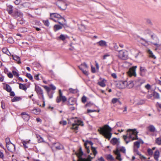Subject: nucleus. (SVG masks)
Here are the masks:
<instances>
[{
    "label": "nucleus",
    "mask_w": 161,
    "mask_h": 161,
    "mask_svg": "<svg viewBox=\"0 0 161 161\" xmlns=\"http://www.w3.org/2000/svg\"><path fill=\"white\" fill-rule=\"evenodd\" d=\"M127 134L126 135H124L123 138L126 144L128 143L130 140L127 139L128 138L129 139H131L132 140L138 139L137 134L138 132L135 129H129L127 131Z\"/></svg>",
    "instance_id": "nucleus-1"
},
{
    "label": "nucleus",
    "mask_w": 161,
    "mask_h": 161,
    "mask_svg": "<svg viewBox=\"0 0 161 161\" xmlns=\"http://www.w3.org/2000/svg\"><path fill=\"white\" fill-rule=\"evenodd\" d=\"M112 130L111 128L107 125H105L103 127H100V129L98 130L101 134L109 140L111 137L112 133L111 132Z\"/></svg>",
    "instance_id": "nucleus-2"
},
{
    "label": "nucleus",
    "mask_w": 161,
    "mask_h": 161,
    "mask_svg": "<svg viewBox=\"0 0 161 161\" xmlns=\"http://www.w3.org/2000/svg\"><path fill=\"white\" fill-rule=\"evenodd\" d=\"M56 4L59 8L62 10H65L67 8V4L64 0H58L56 3Z\"/></svg>",
    "instance_id": "nucleus-3"
},
{
    "label": "nucleus",
    "mask_w": 161,
    "mask_h": 161,
    "mask_svg": "<svg viewBox=\"0 0 161 161\" xmlns=\"http://www.w3.org/2000/svg\"><path fill=\"white\" fill-rule=\"evenodd\" d=\"M59 96L57 97L56 98V102L57 103H59L61 100L63 103L67 101V98L65 96L63 95L62 93L61 90H59Z\"/></svg>",
    "instance_id": "nucleus-4"
},
{
    "label": "nucleus",
    "mask_w": 161,
    "mask_h": 161,
    "mask_svg": "<svg viewBox=\"0 0 161 161\" xmlns=\"http://www.w3.org/2000/svg\"><path fill=\"white\" fill-rule=\"evenodd\" d=\"M119 57L120 58L123 60H125L127 58V52L126 51L122 50L119 51Z\"/></svg>",
    "instance_id": "nucleus-5"
},
{
    "label": "nucleus",
    "mask_w": 161,
    "mask_h": 161,
    "mask_svg": "<svg viewBox=\"0 0 161 161\" xmlns=\"http://www.w3.org/2000/svg\"><path fill=\"white\" fill-rule=\"evenodd\" d=\"M53 17L62 19L64 20V22H66V20L59 14L57 13H53L50 14V19L53 20L55 21H56L53 19Z\"/></svg>",
    "instance_id": "nucleus-6"
},
{
    "label": "nucleus",
    "mask_w": 161,
    "mask_h": 161,
    "mask_svg": "<svg viewBox=\"0 0 161 161\" xmlns=\"http://www.w3.org/2000/svg\"><path fill=\"white\" fill-rule=\"evenodd\" d=\"M14 18H17L18 17L22 18L23 16V13L19 10H14L11 15Z\"/></svg>",
    "instance_id": "nucleus-7"
},
{
    "label": "nucleus",
    "mask_w": 161,
    "mask_h": 161,
    "mask_svg": "<svg viewBox=\"0 0 161 161\" xmlns=\"http://www.w3.org/2000/svg\"><path fill=\"white\" fill-rule=\"evenodd\" d=\"M136 68L137 66H133L130 68L128 72L129 75L130 76H136Z\"/></svg>",
    "instance_id": "nucleus-8"
},
{
    "label": "nucleus",
    "mask_w": 161,
    "mask_h": 161,
    "mask_svg": "<svg viewBox=\"0 0 161 161\" xmlns=\"http://www.w3.org/2000/svg\"><path fill=\"white\" fill-rule=\"evenodd\" d=\"M83 65L85 66V68L87 69L88 68V66L85 63H83L81 64L80 65L78 66V67L79 69L82 71L84 74L86 75H88V71H87L86 69H83V68H82V66Z\"/></svg>",
    "instance_id": "nucleus-9"
},
{
    "label": "nucleus",
    "mask_w": 161,
    "mask_h": 161,
    "mask_svg": "<svg viewBox=\"0 0 161 161\" xmlns=\"http://www.w3.org/2000/svg\"><path fill=\"white\" fill-rule=\"evenodd\" d=\"M84 125L82 121L78 120L76 123L72 124V128L75 130H77L78 129V125H81L83 126Z\"/></svg>",
    "instance_id": "nucleus-10"
},
{
    "label": "nucleus",
    "mask_w": 161,
    "mask_h": 161,
    "mask_svg": "<svg viewBox=\"0 0 161 161\" xmlns=\"http://www.w3.org/2000/svg\"><path fill=\"white\" fill-rule=\"evenodd\" d=\"M5 142H6V146H7V148L9 151L12 152V150L11 149V148H9V145L10 144H12L13 146V147H14V149H15V145L14 144H13V143H12L10 142L9 138H7L5 139Z\"/></svg>",
    "instance_id": "nucleus-11"
},
{
    "label": "nucleus",
    "mask_w": 161,
    "mask_h": 161,
    "mask_svg": "<svg viewBox=\"0 0 161 161\" xmlns=\"http://www.w3.org/2000/svg\"><path fill=\"white\" fill-rule=\"evenodd\" d=\"M88 144H89L92 147V146L93 143L92 141L88 140L86 141L84 143V146L86 149V152L88 153H89L90 151L89 149V147L87 146Z\"/></svg>",
    "instance_id": "nucleus-12"
},
{
    "label": "nucleus",
    "mask_w": 161,
    "mask_h": 161,
    "mask_svg": "<svg viewBox=\"0 0 161 161\" xmlns=\"http://www.w3.org/2000/svg\"><path fill=\"white\" fill-rule=\"evenodd\" d=\"M75 99L73 97L69 98L68 101L67 105H73L76 103Z\"/></svg>",
    "instance_id": "nucleus-13"
},
{
    "label": "nucleus",
    "mask_w": 161,
    "mask_h": 161,
    "mask_svg": "<svg viewBox=\"0 0 161 161\" xmlns=\"http://www.w3.org/2000/svg\"><path fill=\"white\" fill-rule=\"evenodd\" d=\"M35 90L38 95L42 94L43 91L42 88L39 86L36 85L35 86Z\"/></svg>",
    "instance_id": "nucleus-14"
},
{
    "label": "nucleus",
    "mask_w": 161,
    "mask_h": 161,
    "mask_svg": "<svg viewBox=\"0 0 161 161\" xmlns=\"http://www.w3.org/2000/svg\"><path fill=\"white\" fill-rule=\"evenodd\" d=\"M114 153L116 155V159L119 161H121L122 160V159L121 158V155L118 149L117 148L116 151H114Z\"/></svg>",
    "instance_id": "nucleus-15"
},
{
    "label": "nucleus",
    "mask_w": 161,
    "mask_h": 161,
    "mask_svg": "<svg viewBox=\"0 0 161 161\" xmlns=\"http://www.w3.org/2000/svg\"><path fill=\"white\" fill-rule=\"evenodd\" d=\"M13 6L11 5H9L7 6L6 10L8 11V14L11 15L13 13Z\"/></svg>",
    "instance_id": "nucleus-16"
},
{
    "label": "nucleus",
    "mask_w": 161,
    "mask_h": 161,
    "mask_svg": "<svg viewBox=\"0 0 161 161\" xmlns=\"http://www.w3.org/2000/svg\"><path fill=\"white\" fill-rule=\"evenodd\" d=\"M147 72V69L144 67L141 66L140 67V75L142 76H144Z\"/></svg>",
    "instance_id": "nucleus-17"
},
{
    "label": "nucleus",
    "mask_w": 161,
    "mask_h": 161,
    "mask_svg": "<svg viewBox=\"0 0 161 161\" xmlns=\"http://www.w3.org/2000/svg\"><path fill=\"white\" fill-rule=\"evenodd\" d=\"M97 43L101 47H106L107 46V42L103 40H101L97 42Z\"/></svg>",
    "instance_id": "nucleus-18"
},
{
    "label": "nucleus",
    "mask_w": 161,
    "mask_h": 161,
    "mask_svg": "<svg viewBox=\"0 0 161 161\" xmlns=\"http://www.w3.org/2000/svg\"><path fill=\"white\" fill-rule=\"evenodd\" d=\"M21 114L22 116V118L25 121H27L29 119V116L26 114L25 112H22Z\"/></svg>",
    "instance_id": "nucleus-19"
},
{
    "label": "nucleus",
    "mask_w": 161,
    "mask_h": 161,
    "mask_svg": "<svg viewBox=\"0 0 161 161\" xmlns=\"http://www.w3.org/2000/svg\"><path fill=\"white\" fill-rule=\"evenodd\" d=\"M106 80H105L104 79H103L101 80V81H99L97 83V84L101 87H104L106 86L105 83L106 82Z\"/></svg>",
    "instance_id": "nucleus-20"
},
{
    "label": "nucleus",
    "mask_w": 161,
    "mask_h": 161,
    "mask_svg": "<svg viewBox=\"0 0 161 161\" xmlns=\"http://www.w3.org/2000/svg\"><path fill=\"white\" fill-rule=\"evenodd\" d=\"M147 129L150 132H154L156 130L155 128L153 125H150L147 127Z\"/></svg>",
    "instance_id": "nucleus-21"
},
{
    "label": "nucleus",
    "mask_w": 161,
    "mask_h": 161,
    "mask_svg": "<svg viewBox=\"0 0 161 161\" xmlns=\"http://www.w3.org/2000/svg\"><path fill=\"white\" fill-rule=\"evenodd\" d=\"M159 155V153L158 150H156L154 154V158L157 161L158 160V158Z\"/></svg>",
    "instance_id": "nucleus-22"
},
{
    "label": "nucleus",
    "mask_w": 161,
    "mask_h": 161,
    "mask_svg": "<svg viewBox=\"0 0 161 161\" xmlns=\"http://www.w3.org/2000/svg\"><path fill=\"white\" fill-rule=\"evenodd\" d=\"M150 36L152 39L153 40H154L157 42H158L159 41L158 38L157 37L156 35L153 33L150 35Z\"/></svg>",
    "instance_id": "nucleus-23"
},
{
    "label": "nucleus",
    "mask_w": 161,
    "mask_h": 161,
    "mask_svg": "<svg viewBox=\"0 0 161 161\" xmlns=\"http://www.w3.org/2000/svg\"><path fill=\"white\" fill-rule=\"evenodd\" d=\"M127 84V81H123L121 82V85H122L121 86H118L119 85L118 84H117V86L118 87H119L120 88L123 89L126 87Z\"/></svg>",
    "instance_id": "nucleus-24"
},
{
    "label": "nucleus",
    "mask_w": 161,
    "mask_h": 161,
    "mask_svg": "<svg viewBox=\"0 0 161 161\" xmlns=\"http://www.w3.org/2000/svg\"><path fill=\"white\" fill-rule=\"evenodd\" d=\"M18 84L19 85V87L20 89L23 90L25 91L26 90L27 88L25 86V84H22L21 83H19Z\"/></svg>",
    "instance_id": "nucleus-25"
},
{
    "label": "nucleus",
    "mask_w": 161,
    "mask_h": 161,
    "mask_svg": "<svg viewBox=\"0 0 161 161\" xmlns=\"http://www.w3.org/2000/svg\"><path fill=\"white\" fill-rule=\"evenodd\" d=\"M13 59L15 61H17L18 64H20L21 62L20 61V58L18 56L16 55H12Z\"/></svg>",
    "instance_id": "nucleus-26"
},
{
    "label": "nucleus",
    "mask_w": 161,
    "mask_h": 161,
    "mask_svg": "<svg viewBox=\"0 0 161 161\" xmlns=\"http://www.w3.org/2000/svg\"><path fill=\"white\" fill-rule=\"evenodd\" d=\"M40 110L39 109L34 108L31 110V113L35 114H37L40 113Z\"/></svg>",
    "instance_id": "nucleus-27"
},
{
    "label": "nucleus",
    "mask_w": 161,
    "mask_h": 161,
    "mask_svg": "<svg viewBox=\"0 0 161 161\" xmlns=\"http://www.w3.org/2000/svg\"><path fill=\"white\" fill-rule=\"evenodd\" d=\"M140 142L139 141H136L134 142V149L135 148L137 149L139 148L140 147Z\"/></svg>",
    "instance_id": "nucleus-28"
},
{
    "label": "nucleus",
    "mask_w": 161,
    "mask_h": 161,
    "mask_svg": "<svg viewBox=\"0 0 161 161\" xmlns=\"http://www.w3.org/2000/svg\"><path fill=\"white\" fill-rule=\"evenodd\" d=\"M127 84L126 87L129 88H132L133 86V83L132 81H130L129 82H127Z\"/></svg>",
    "instance_id": "nucleus-29"
},
{
    "label": "nucleus",
    "mask_w": 161,
    "mask_h": 161,
    "mask_svg": "<svg viewBox=\"0 0 161 161\" xmlns=\"http://www.w3.org/2000/svg\"><path fill=\"white\" fill-rule=\"evenodd\" d=\"M111 143L114 145L117 144L118 142V141L116 138H113L110 141Z\"/></svg>",
    "instance_id": "nucleus-30"
},
{
    "label": "nucleus",
    "mask_w": 161,
    "mask_h": 161,
    "mask_svg": "<svg viewBox=\"0 0 161 161\" xmlns=\"http://www.w3.org/2000/svg\"><path fill=\"white\" fill-rule=\"evenodd\" d=\"M62 28V26L58 25H55L54 26V30L56 31Z\"/></svg>",
    "instance_id": "nucleus-31"
},
{
    "label": "nucleus",
    "mask_w": 161,
    "mask_h": 161,
    "mask_svg": "<svg viewBox=\"0 0 161 161\" xmlns=\"http://www.w3.org/2000/svg\"><path fill=\"white\" fill-rule=\"evenodd\" d=\"M106 158L108 161H113L114 159L113 156L110 154L107 155Z\"/></svg>",
    "instance_id": "nucleus-32"
},
{
    "label": "nucleus",
    "mask_w": 161,
    "mask_h": 161,
    "mask_svg": "<svg viewBox=\"0 0 161 161\" xmlns=\"http://www.w3.org/2000/svg\"><path fill=\"white\" fill-rule=\"evenodd\" d=\"M147 53L149 54L150 57L153 58L154 59H155L156 58V57L153 54V53H152V51L150 50H147Z\"/></svg>",
    "instance_id": "nucleus-33"
},
{
    "label": "nucleus",
    "mask_w": 161,
    "mask_h": 161,
    "mask_svg": "<svg viewBox=\"0 0 161 161\" xmlns=\"http://www.w3.org/2000/svg\"><path fill=\"white\" fill-rule=\"evenodd\" d=\"M36 137L38 139V142H44L43 139L39 135H36Z\"/></svg>",
    "instance_id": "nucleus-34"
},
{
    "label": "nucleus",
    "mask_w": 161,
    "mask_h": 161,
    "mask_svg": "<svg viewBox=\"0 0 161 161\" xmlns=\"http://www.w3.org/2000/svg\"><path fill=\"white\" fill-rule=\"evenodd\" d=\"M21 98L19 97H14L11 100L12 102H14L16 101H19L21 100Z\"/></svg>",
    "instance_id": "nucleus-35"
},
{
    "label": "nucleus",
    "mask_w": 161,
    "mask_h": 161,
    "mask_svg": "<svg viewBox=\"0 0 161 161\" xmlns=\"http://www.w3.org/2000/svg\"><path fill=\"white\" fill-rule=\"evenodd\" d=\"M153 96L156 99H159L160 96L158 93L154 91L153 93Z\"/></svg>",
    "instance_id": "nucleus-36"
},
{
    "label": "nucleus",
    "mask_w": 161,
    "mask_h": 161,
    "mask_svg": "<svg viewBox=\"0 0 161 161\" xmlns=\"http://www.w3.org/2000/svg\"><path fill=\"white\" fill-rule=\"evenodd\" d=\"M5 90L8 92H10L12 90V89L10 86L8 84H6L5 86Z\"/></svg>",
    "instance_id": "nucleus-37"
},
{
    "label": "nucleus",
    "mask_w": 161,
    "mask_h": 161,
    "mask_svg": "<svg viewBox=\"0 0 161 161\" xmlns=\"http://www.w3.org/2000/svg\"><path fill=\"white\" fill-rule=\"evenodd\" d=\"M91 149L92 151V152L94 155V156H95L96 155L97 153V152L96 150V148L95 147H93V146H92Z\"/></svg>",
    "instance_id": "nucleus-38"
},
{
    "label": "nucleus",
    "mask_w": 161,
    "mask_h": 161,
    "mask_svg": "<svg viewBox=\"0 0 161 161\" xmlns=\"http://www.w3.org/2000/svg\"><path fill=\"white\" fill-rule=\"evenodd\" d=\"M69 90L70 93H75L78 92V90L77 89H74L72 88H70L69 89Z\"/></svg>",
    "instance_id": "nucleus-39"
},
{
    "label": "nucleus",
    "mask_w": 161,
    "mask_h": 161,
    "mask_svg": "<svg viewBox=\"0 0 161 161\" xmlns=\"http://www.w3.org/2000/svg\"><path fill=\"white\" fill-rule=\"evenodd\" d=\"M79 158L80 159V158L82 157V156L83 155V152L82 151V148L81 147H80L79 149Z\"/></svg>",
    "instance_id": "nucleus-40"
},
{
    "label": "nucleus",
    "mask_w": 161,
    "mask_h": 161,
    "mask_svg": "<svg viewBox=\"0 0 161 161\" xmlns=\"http://www.w3.org/2000/svg\"><path fill=\"white\" fill-rule=\"evenodd\" d=\"M146 34H149L150 35L153 32L149 29H147L144 31Z\"/></svg>",
    "instance_id": "nucleus-41"
},
{
    "label": "nucleus",
    "mask_w": 161,
    "mask_h": 161,
    "mask_svg": "<svg viewBox=\"0 0 161 161\" xmlns=\"http://www.w3.org/2000/svg\"><path fill=\"white\" fill-rule=\"evenodd\" d=\"M54 147L57 150L62 149H63L64 148L63 146L62 145L59 144L58 146H54Z\"/></svg>",
    "instance_id": "nucleus-42"
},
{
    "label": "nucleus",
    "mask_w": 161,
    "mask_h": 161,
    "mask_svg": "<svg viewBox=\"0 0 161 161\" xmlns=\"http://www.w3.org/2000/svg\"><path fill=\"white\" fill-rule=\"evenodd\" d=\"M43 23L44 25L47 26L48 27L49 25V21L48 20H43Z\"/></svg>",
    "instance_id": "nucleus-43"
},
{
    "label": "nucleus",
    "mask_w": 161,
    "mask_h": 161,
    "mask_svg": "<svg viewBox=\"0 0 161 161\" xmlns=\"http://www.w3.org/2000/svg\"><path fill=\"white\" fill-rule=\"evenodd\" d=\"M7 42L10 43H12L14 42V40L12 37H9L7 40Z\"/></svg>",
    "instance_id": "nucleus-44"
},
{
    "label": "nucleus",
    "mask_w": 161,
    "mask_h": 161,
    "mask_svg": "<svg viewBox=\"0 0 161 161\" xmlns=\"http://www.w3.org/2000/svg\"><path fill=\"white\" fill-rule=\"evenodd\" d=\"M2 51L3 53L8 54V53H9V51L6 48H3L2 49Z\"/></svg>",
    "instance_id": "nucleus-45"
},
{
    "label": "nucleus",
    "mask_w": 161,
    "mask_h": 161,
    "mask_svg": "<svg viewBox=\"0 0 161 161\" xmlns=\"http://www.w3.org/2000/svg\"><path fill=\"white\" fill-rule=\"evenodd\" d=\"M156 143L160 145L161 144V138H158L156 140Z\"/></svg>",
    "instance_id": "nucleus-46"
},
{
    "label": "nucleus",
    "mask_w": 161,
    "mask_h": 161,
    "mask_svg": "<svg viewBox=\"0 0 161 161\" xmlns=\"http://www.w3.org/2000/svg\"><path fill=\"white\" fill-rule=\"evenodd\" d=\"M119 151L122 152L123 153H125L126 152V150L124 147H122L120 148L119 150Z\"/></svg>",
    "instance_id": "nucleus-47"
},
{
    "label": "nucleus",
    "mask_w": 161,
    "mask_h": 161,
    "mask_svg": "<svg viewBox=\"0 0 161 161\" xmlns=\"http://www.w3.org/2000/svg\"><path fill=\"white\" fill-rule=\"evenodd\" d=\"M123 124L122 122H119L116 123L115 126L114 127L115 128H116L117 127H120L122 126Z\"/></svg>",
    "instance_id": "nucleus-48"
},
{
    "label": "nucleus",
    "mask_w": 161,
    "mask_h": 161,
    "mask_svg": "<svg viewBox=\"0 0 161 161\" xmlns=\"http://www.w3.org/2000/svg\"><path fill=\"white\" fill-rule=\"evenodd\" d=\"M26 76L29 78L30 80H31L32 81H33V77L29 73H27Z\"/></svg>",
    "instance_id": "nucleus-49"
},
{
    "label": "nucleus",
    "mask_w": 161,
    "mask_h": 161,
    "mask_svg": "<svg viewBox=\"0 0 161 161\" xmlns=\"http://www.w3.org/2000/svg\"><path fill=\"white\" fill-rule=\"evenodd\" d=\"M134 152L136 153V154L138 155H139L140 156H141L142 154H141V153H140L138 150L136 149V148H134Z\"/></svg>",
    "instance_id": "nucleus-50"
},
{
    "label": "nucleus",
    "mask_w": 161,
    "mask_h": 161,
    "mask_svg": "<svg viewBox=\"0 0 161 161\" xmlns=\"http://www.w3.org/2000/svg\"><path fill=\"white\" fill-rule=\"evenodd\" d=\"M87 97L85 96H84L81 98L82 102L83 103H85L86 101Z\"/></svg>",
    "instance_id": "nucleus-51"
},
{
    "label": "nucleus",
    "mask_w": 161,
    "mask_h": 161,
    "mask_svg": "<svg viewBox=\"0 0 161 161\" xmlns=\"http://www.w3.org/2000/svg\"><path fill=\"white\" fill-rule=\"evenodd\" d=\"M12 73L14 76H17V77H19V73L16 71L13 70L12 71Z\"/></svg>",
    "instance_id": "nucleus-52"
},
{
    "label": "nucleus",
    "mask_w": 161,
    "mask_h": 161,
    "mask_svg": "<svg viewBox=\"0 0 161 161\" xmlns=\"http://www.w3.org/2000/svg\"><path fill=\"white\" fill-rule=\"evenodd\" d=\"M118 99L117 98H114L112 100V102L113 104L115 103H116L118 102Z\"/></svg>",
    "instance_id": "nucleus-53"
},
{
    "label": "nucleus",
    "mask_w": 161,
    "mask_h": 161,
    "mask_svg": "<svg viewBox=\"0 0 161 161\" xmlns=\"http://www.w3.org/2000/svg\"><path fill=\"white\" fill-rule=\"evenodd\" d=\"M147 153L150 155H151L153 154V151L150 148H149L147 149Z\"/></svg>",
    "instance_id": "nucleus-54"
},
{
    "label": "nucleus",
    "mask_w": 161,
    "mask_h": 161,
    "mask_svg": "<svg viewBox=\"0 0 161 161\" xmlns=\"http://www.w3.org/2000/svg\"><path fill=\"white\" fill-rule=\"evenodd\" d=\"M59 38L60 39L63 41L66 38L65 36L62 34L60 35V36L59 37Z\"/></svg>",
    "instance_id": "nucleus-55"
},
{
    "label": "nucleus",
    "mask_w": 161,
    "mask_h": 161,
    "mask_svg": "<svg viewBox=\"0 0 161 161\" xmlns=\"http://www.w3.org/2000/svg\"><path fill=\"white\" fill-rule=\"evenodd\" d=\"M58 22L59 24L60 25H62V26H65L66 27L68 26L67 25V24L66 23H63V21H62V22H61L60 21H58Z\"/></svg>",
    "instance_id": "nucleus-56"
},
{
    "label": "nucleus",
    "mask_w": 161,
    "mask_h": 161,
    "mask_svg": "<svg viewBox=\"0 0 161 161\" xmlns=\"http://www.w3.org/2000/svg\"><path fill=\"white\" fill-rule=\"evenodd\" d=\"M27 142L24 141H23L22 142V143L23 144L24 147L25 148H27L28 147L26 146V144H27Z\"/></svg>",
    "instance_id": "nucleus-57"
},
{
    "label": "nucleus",
    "mask_w": 161,
    "mask_h": 161,
    "mask_svg": "<svg viewBox=\"0 0 161 161\" xmlns=\"http://www.w3.org/2000/svg\"><path fill=\"white\" fill-rule=\"evenodd\" d=\"M20 31L22 32H26L27 31V29L25 27H23L20 29Z\"/></svg>",
    "instance_id": "nucleus-58"
},
{
    "label": "nucleus",
    "mask_w": 161,
    "mask_h": 161,
    "mask_svg": "<svg viewBox=\"0 0 161 161\" xmlns=\"http://www.w3.org/2000/svg\"><path fill=\"white\" fill-rule=\"evenodd\" d=\"M43 87L46 90L48 93V92H49L50 90V88L46 86H43Z\"/></svg>",
    "instance_id": "nucleus-59"
},
{
    "label": "nucleus",
    "mask_w": 161,
    "mask_h": 161,
    "mask_svg": "<svg viewBox=\"0 0 161 161\" xmlns=\"http://www.w3.org/2000/svg\"><path fill=\"white\" fill-rule=\"evenodd\" d=\"M146 22L147 23L150 25H152V23L151 20L149 19H146Z\"/></svg>",
    "instance_id": "nucleus-60"
},
{
    "label": "nucleus",
    "mask_w": 161,
    "mask_h": 161,
    "mask_svg": "<svg viewBox=\"0 0 161 161\" xmlns=\"http://www.w3.org/2000/svg\"><path fill=\"white\" fill-rule=\"evenodd\" d=\"M80 161H92V160L91 159L88 160L86 158L81 157L80 158Z\"/></svg>",
    "instance_id": "nucleus-61"
},
{
    "label": "nucleus",
    "mask_w": 161,
    "mask_h": 161,
    "mask_svg": "<svg viewBox=\"0 0 161 161\" xmlns=\"http://www.w3.org/2000/svg\"><path fill=\"white\" fill-rule=\"evenodd\" d=\"M59 124H62L63 125H66L67 122L64 120L63 121H60L59 122Z\"/></svg>",
    "instance_id": "nucleus-62"
},
{
    "label": "nucleus",
    "mask_w": 161,
    "mask_h": 161,
    "mask_svg": "<svg viewBox=\"0 0 161 161\" xmlns=\"http://www.w3.org/2000/svg\"><path fill=\"white\" fill-rule=\"evenodd\" d=\"M145 88L147 90H149L151 88V86L148 84H147L145 86Z\"/></svg>",
    "instance_id": "nucleus-63"
},
{
    "label": "nucleus",
    "mask_w": 161,
    "mask_h": 161,
    "mask_svg": "<svg viewBox=\"0 0 161 161\" xmlns=\"http://www.w3.org/2000/svg\"><path fill=\"white\" fill-rule=\"evenodd\" d=\"M161 49V44H158V45L156 47V48H155V50H157L159 49L160 50Z\"/></svg>",
    "instance_id": "nucleus-64"
}]
</instances>
